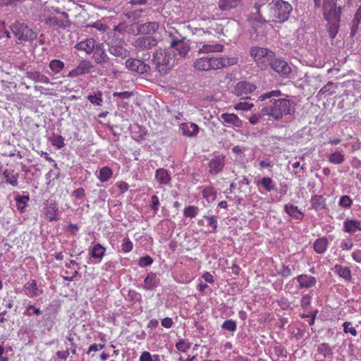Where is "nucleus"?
<instances>
[{"label":"nucleus","instance_id":"nucleus-31","mask_svg":"<svg viewBox=\"0 0 361 361\" xmlns=\"http://www.w3.org/2000/svg\"><path fill=\"white\" fill-rule=\"evenodd\" d=\"M106 249L101 244L97 243L93 245L90 250V255L93 259L98 260L100 262L105 255Z\"/></svg>","mask_w":361,"mask_h":361},{"label":"nucleus","instance_id":"nucleus-64","mask_svg":"<svg viewBox=\"0 0 361 361\" xmlns=\"http://www.w3.org/2000/svg\"><path fill=\"white\" fill-rule=\"evenodd\" d=\"M139 361H153V358L148 351H144L140 354Z\"/></svg>","mask_w":361,"mask_h":361},{"label":"nucleus","instance_id":"nucleus-10","mask_svg":"<svg viewBox=\"0 0 361 361\" xmlns=\"http://www.w3.org/2000/svg\"><path fill=\"white\" fill-rule=\"evenodd\" d=\"M267 66H270L271 68L281 75H288L290 73V68L288 63L280 59H272L267 61Z\"/></svg>","mask_w":361,"mask_h":361},{"label":"nucleus","instance_id":"nucleus-41","mask_svg":"<svg viewBox=\"0 0 361 361\" xmlns=\"http://www.w3.org/2000/svg\"><path fill=\"white\" fill-rule=\"evenodd\" d=\"M113 175L112 170L107 167H102L99 171V175L98 176L99 180L101 183H105L108 181Z\"/></svg>","mask_w":361,"mask_h":361},{"label":"nucleus","instance_id":"nucleus-33","mask_svg":"<svg viewBox=\"0 0 361 361\" xmlns=\"http://www.w3.org/2000/svg\"><path fill=\"white\" fill-rule=\"evenodd\" d=\"M3 175L4 176L6 183H9L13 187L18 186V179L19 176L18 172L14 170L5 169V171L3 172Z\"/></svg>","mask_w":361,"mask_h":361},{"label":"nucleus","instance_id":"nucleus-19","mask_svg":"<svg viewBox=\"0 0 361 361\" xmlns=\"http://www.w3.org/2000/svg\"><path fill=\"white\" fill-rule=\"evenodd\" d=\"M343 231L348 233L361 231V221L354 219L347 218L343 223Z\"/></svg>","mask_w":361,"mask_h":361},{"label":"nucleus","instance_id":"nucleus-35","mask_svg":"<svg viewBox=\"0 0 361 361\" xmlns=\"http://www.w3.org/2000/svg\"><path fill=\"white\" fill-rule=\"evenodd\" d=\"M27 77L36 82L42 84H49L50 82L48 76L37 71L27 72Z\"/></svg>","mask_w":361,"mask_h":361},{"label":"nucleus","instance_id":"nucleus-60","mask_svg":"<svg viewBox=\"0 0 361 361\" xmlns=\"http://www.w3.org/2000/svg\"><path fill=\"white\" fill-rule=\"evenodd\" d=\"M207 218V223L209 226L212 228V232H215L217 228V220L214 216H204Z\"/></svg>","mask_w":361,"mask_h":361},{"label":"nucleus","instance_id":"nucleus-17","mask_svg":"<svg viewBox=\"0 0 361 361\" xmlns=\"http://www.w3.org/2000/svg\"><path fill=\"white\" fill-rule=\"evenodd\" d=\"M333 355L332 348L327 343H322L317 346L315 357L317 361H324L326 357H331Z\"/></svg>","mask_w":361,"mask_h":361},{"label":"nucleus","instance_id":"nucleus-9","mask_svg":"<svg viewBox=\"0 0 361 361\" xmlns=\"http://www.w3.org/2000/svg\"><path fill=\"white\" fill-rule=\"evenodd\" d=\"M220 121L222 125L234 129L240 128L243 125V121L239 118L238 115L234 114H222L220 116Z\"/></svg>","mask_w":361,"mask_h":361},{"label":"nucleus","instance_id":"nucleus-32","mask_svg":"<svg viewBox=\"0 0 361 361\" xmlns=\"http://www.w3.org/2000/svg\"><path fill=\"white\" fill-rule=\"evenodd\" d=\"M284 210L288 215L297 220H302L304 216V214L300 211L297 206L290 203L284 205Z\"/></svg>","mask_w":361,"mask_h":361},{"label":"nucleus","instance_id":"nucleus-3","mask_svg":"<svg viewBox=\"0 0 361 361\" xmlns=\"http://www.w3.org/2000/svg\"><path fill=\"white\" fill-rule=\"evenodd\" d=\"M292 102L288 99H271L269 104L262 107V116L272 117L275 120L283 118L284 115H289Z\"/></svg>","mask_w":361,"mask_h":361},{"label":"nucleus","instance_id":"nucleus-50","mask_svg":"<svg viewBox=\"0 0 361 361\" xmlns=\"http://www.w3.org/2000/svg\"><path fill=\"white\" fill-rule=\"evenodd\" d=\"M282 94H283L281 93V92L279 90H272L271 92H267L264 94H261L259 97V99L261 101H262V100H266L268 99H271L272 97H278L279 98Z\"/></svg>","mask_w":361,"mask_h":361},{"label":"nucleus","instance_id":"nucleus-39","mask_svg":"<svg viewBox=\"0 0 361 361\" xmlns=\"http://www.w3.org/2000/svg\"><path fill=\"white\" fill-rule=\"evenodd\" d=\"M202 197L207 202H213L216 197V190L213 186H207L203 188Z\"/></svg>","mask_w":361,"mask_h":361},{"label":"nucleus","instance_id":"nucleus-51","mask_svg":"<svg viewBox=\"0 0 361 361\" xmlns=\"http://www.w3.org/2000/svg\"><path fill=\"white\" fill-rule=\"evenodd\" d=\"M87 99H89L90 102L97 106H101L103 103V99H102V94L100 92L94 94H90L87 96Z\"/></svg>","mask_w":361,"mask_h":361},{"label":"nucleus","instance_id":"nucleus-23","mask_svg":"<svg viewBox=\"0 0 361 361\" xmlns=\"http://www.w3.org/2000/svg\"><path fill=\"white\" fill-rule=\"evenodd\" d=\"M92 53H93V59L96 63L101 64L109 61V57L105 53L103 44L96 45L94 50Z\"/></svg>","mask_w":361,"mask_h":361},{"label":"nucleus","instance_id":"nucleus-58","mask_svg":"<svg viewBox=\"0 0 361 361\" xmlns=\"http://www.w3.org/2000/svg\"><path fill=\"white\" fill-rule=\"evenodd\" d=\"M353 246V243L351 239L343 240L341 243H340V247L344 251L351 250Z\"/></svg>","mask_w":361,"mask_h":361},{"label":"nucleus","instance_id":"nucleus-5","mask_svg":"<svg viewBox=\"0 0 361 361\" xmlns=\"http://www.w3.org/2000/svg\"><path fill=\"white\" fill-rule=\"evenodd\" d=\"M153 62L158 72L166 73L173 66V56L166 49H158L153 54Z\"/></svg>","mask_w":361,"mask_h":361},{"label":"nucleus","instance_id":"nucleus-54","mask_svg":"<svg viewBox=\"0 0 361 361\" xmlns=\"http://www.w3.org/2000/svg\"><path fill=\"white\" fill-rule=\"evenodd\" d=\"M153 263V258L149 255H145V257L139 259L138 264L140 267H147Z\"/></svg>","mask_w":361,"mask_h":361},{"label":"nucleus","instance_id":"nucleus-2","mask_svg":"<svg viewBox=\"0 0 361 361\" xmlns=\"http://www.w3.org/2000/svg\"><path fill=\"white\" fill-rule=\"evenodd\" d=\"M238 58L227 56H207L199 57L193 62L194 69L198 71H212L237 65Z\"/></svg>","mask_w":361,"mask_h":361},{"label":"nucleus","instance_id":"nucleus-38","mask_svg":"<svg viewBox=\"0 0 361 361\" xmlns=\"http://www.w3.org/2000/svg\"><path fill=\"white\" fill-rule=\"evenodd\" d=\"M334 271L347 281H350L352 279L351 271L348 267H343L340 264L334 266Z\"/></svg>","mask_w":361,"mask_h":361},{"label":"nucleus","instance_id":"nucleus-47","mask_svg":"<svg viewBox=\"0 0 361 361\" xmlns=\"http://www.w3.org/2000/svg\"><path fill=\"white\" fill-rule=\"evenodd\" d=\"M176 348L177 350L182 353H185L190 348V343L189 341L184 338H181L179 341L176 342Z\"/></svg>","mask_w":361,"mask_h":361},{"label":"nucleus","instance_id":"nucleus-18","mask_svg":"<svg viewBox=\"0 0 361 361\" xmlns=\"http://www.w3.org/2000/svg\"><path fill=\"white\" fill-rule=\"evenodd\" d=\"M181 133L186 137H194L199 133V126L194 123H182L180 126Z\"/></svg>","mask_w":361,"mask_h":361},{"label":"nucleus","instance_id":"nucleus-8","mask_svg":"<svg viewBox=\"0 0 361 361\" xmlns=\"http://www.w3.org/2000/svg\"><path fill=\"white\" fill-rule=\"evenodd\" d=\"M44 23L49 27L66 28L70 25L68 16L64 11L62 12L60 17L53 16L45 18Z\"/></svg>","mask_w":361,"mask_h":361},{"label":"nucleus","instance_id":"nucleus-12","mask_svg":"<svg viewBox=\"0 0 361 361\" xmlns=\"http://www.w3.org/2000/svg\"><path fill=\"white\" fill-rule=\"evenodd\" d=\"M94 66L91 64L90 61L86 60L82 61L77 67L68 72V77L75 78L87 74L91 72Z\"/></svg>","mask_w":361,"mask_h":361},{"label":"nucleus","instance_id":"nucleus-52","mask_svg":"<svg viewBox=\"0 0 361 361\" xmlns=\"http://www.w3.org/2000/svg\"><path fill=\"white\" fill-rule=\"evenodd\" d=\"M133 245L131 240L129 238H125L122 240L121 250L123 252H129L133 250Z\"/></svg>","mask_w":361,"mask_h":361},{"label":"nucleus","instance_id":"nucleus-43","mask_svg":"<svg viewBox=\"0 0 361 361\" xmlns=\"http://www.w3.org/2000/svg\"><path fill=\"white\" fill-rule=\"evenodd\" d=\"M329 161L333 164H341L344 161V155L342 152H334L329 154Z\"/></svg>","mask_w":361,"mask_h":361},{"label":"nucleus","instance_id":"nucleus-28","mask_svg":"<svg viewBox=\"0 0 361 361\" xmlns=\"http://www.w3.org/2000/svg\"><path fill=\"white\" fill-rule=\"evenodd\" d=\"M255 184L258 188H262L267 192L274 190L275 183L270 177H262L260 179H255Z\"/></svg>","mask_w":361,"mask_h":361},{"label":"nucleus","instance_id":"nucleus-30","mask_svg":"<svg viewBox=\"0 0 361 361\" xmlns=\"http://www.w3.org/2000/svg\"><path fill=\"white\" fill-rule=\"evenodd\" d=\"M109 52L114 56L121 59H125L130 54V52L123 48L122 45H109Z\"/></svg>","mask_w":361,"mask_h":361},{"label":"nucleus","instance_id":"nucleus-24","mask_svg":"<svg viewBox=\"0 0 361 361\" xmlns=\"http://www.w3.org/2000/svg\"><path fill=\"white\" fill-rule=\"evenodd\" d=\"M157 45V40L152 37H140L135 41V47L140 49H149Z\"/></svg>","mask_w":361,"mask_h":361},{"label":"nucleus","instance_id":"nucleus-59","mask_svg":"<svg viewBox=\"0 0 361 361\" xmlns=\"http://www.w3.org/2000/svg\"><path fill=\"white\" fill-rule=\"evenodd\" d=\"M64 274H66V276H63V280L67 281H72L75 278L77 277L78 271L77 269L73 270L72 272L65 271Z\"/></svg>","mask_w":361,"mask_h":361},{"label":"nucleus","instance_id":"nucleus-63","mask_svg":"<svg viewBox=\"0 0 361 361\" xmlns=\"http://www.w3.org/2000/svg\"><path fill=\"white\" fill-rule=\"evenodd\" d=\"M279 274L283 278H287L292 274V270L288 267L283 266Z\"/></svg>","mask_w":361,"mask_h":361},{"label":"nucleus","instance_id":"nucleus-7","mask_svg":"<svg viewBox=\"0 0 361 361\" xmlns=\"http://www.w3.org/2000/svg\"><path fill=\"white\" fill-rule=\"evenodd\" d=\"M250 54L262 69L267 67L268 61L275 58V54L272 51L262 47L252 48Z\"/></svg>","mask_w":361,"mask_h":361},{"label":"nucleus","instance_id":"nucleus-21","mask_svg":"<svg viewBox=\"0 0 361 361\" xmlns=\"http://www.w3.org/2000/svg\"><path fill=\"white\" fill-rule=\"evenodd\" d=\"M243 1L240 0H218L217 8L221 12H230L239 6Z\"/></svg>","mask_w":361,"mask_h":361},{"label":"nucleus","instance_id":"nucleus-34","mask_svg":"<svg viewBox=\"0 0 361 361\" xmlns=\"http://www.w3.org/2000/svg\"><path fill=\"white\" fill-rule=\"evenodd\" d=\"M30 200L28 195H15V202L16 207H17V209L20 212V214H23L25 209H26L27 207V202Z\"/></svg>","mask_w":361,"mask_h":361},{"label":"nucleus","instance_id":"nucleus-22","mask_svg":"<svg viewBox=\"0 0 361 361\" xmlns=\"http://www.w3.org/2000/svg\"><path fill=\"white\" fill-rule=\"evenodd\" d=\"M300 288H311L316 285L317 280L314 276L302 274L298 275L296 278Z\"/></svg>","mask_w":361,"mask_h":361},{"label":"nucleus","instance_id":"nucleus-42","mask_svg":"<svg viewBox=\"0 0 361 361\" xmlns=\"http://www.w3.org/2000/svg\"><path fill=\"white\" fill-rule=\"evenodd\" d=\"M49 69L53 73L57 74L61 71L64 68V63L58 59H53L49 62Z\"/></svg>","mask_w":361,"mask_h":361},{"label":"nucleus","instance_id":"nucleus-61","mask_svg":"<svg viewBox=\"0 0 361 361\" xmlns=\"http://www.w3.org/2000/svg\"><path fill=\"white\" fill-rule=\"evenodd\" d=\"M73 196L78 200L83 199L85 196V190L82 188H78L73 191Z\"/></svg>","mask_w":361,"mask_h":361},{"label":"nucleus","instance_id":"nucleus-15","mask_svg":"<svg viewBox=\"0 0 361 361\" xmlns=\"http://www.w3.org/2000/svg\"><path fill=\"white\" fill-rule=\"evenodd\" d=\"M44 213L46 219L49 221H59V209L56 202L50 201L46 202Z\"/></svg>","mask_w":361,"mask_h":361},{"label":"nucleus","instance_id":"nucleus-13","mask_svg":"<svg viewBox=\"0 0 361 361\" xmlns=\"http://www.w3.org/2000/svg\"><path fill=\"white\" fill-rule=\"evenodd\" d=\"M126 68L132 71L139 73H148L149 71V66L145 63L144 61L136 59H128L126 62Z\"/></svg>","mask_w":361,"mask_h":361},{"label":"nucleus","instance_id":"nucleus-27","mask_svg":"<svg viewBox=\"0 0 361 361\" xmlns=\"http://www.w3.org/2000/svg\"><path fill=\"white\" fill-rule=\"evenodd\" d=\"M312 209L317 212L326 207V198L322 195H314L310 199Z\"/></svg>","mask_w":361,"mask_h":361},{"label":"nucleus","instance_id":"nucleus-57","mask_svg":"<svg viewBox=\"0 0 361 361\" xmlns=\"http://www.w3.org/2000/svg\"><path fill=\"white\" fill-rule=\"evenodd\" d=\"M274 353L279 357H286V350L284 347L280 345H276L274 348Z\"/></svg>","mask_w":361,"mask_h":361},{"label":"nucleus","instance_id":"nucleus-45","mask_svg":"<svg viewBox=\"0 0 361 361\" xmlns=\"http://www.w3.org/2000/svg\"><path fill=\"white\" fill-rule=\"evenodd\" d=\"M338 204L339 207L348 209L351 207L353 204V200L350 196L347 195H343L341 197H340Z\"/></svg>","mask_w":361,"mask_h":361},{"label":"nucleus","instance_id":"nucleus-16","mask_svg":"<svg viewBox=\"0 0 361 361\" xmlns=\"http://www.w3.org/2000/svg\"><path fill=\"white\" fill-rule=\"evenodd\" d=\"M256 90V85L245 81H240L234 87L233 92L235 95H247Z\"/></svg>","mask_w":361,"mask_h":361},{"label":"nucleus","instance_id":"nucleus-56","mask_svg":"<svg viewBox=\"0 0 361 361\" xmlns=\"http://www.w3.org/2000/svg\"><path fill=\"white\" fill-rule=\"evenodd\" d=\"M312 296L309 294L302 295L301 298V307L307 309L311 304Z\"/></svg>","mask_w":361,"mask_h":361},{"label":"nucleus","instance_id":"nucleus-6","mask_svg":"<svg viewBox=\"0 0 361 361\" xmlns=\"http://www.w3.org/2000/svg\"><path fill=\"white\" fill-rule=\"evenodd\" d=\"M10 27L14 36L20 41L28 42L37 38L36 32L24 23L15 22Z\"/></svg>","mask_w":361,"mask_h":361},{"label":"nucleus","instance_id":"nucleus-1","mask_svg":"<svg viewBox=\"0 0 361 361\" xmlns=\"http://www.w3.org/2000/svg\"><path fill=\"white\" fill-rule=\"evenodd\" d=\"M315 8H321L324 19L328 22L330 38L337 35L340 26L341 16L344 6L338 4V0H313Z\"/></svg>","mask_w":361,"mask_h":361},{"label":"nucleus","instance_id":"nucleus-26","mask_svg":"<svg viewBox=\"0 0 361 361\" xmlns=\"http://www.w3.org/2000/svg\"><path fill=\"white\" fill-rule=\"evenodd\" d=\"M97 45H95V41L92 38L86 39L82 42H78L75 45V48L78 50H81L85 52L87 54H90L93 50H94Z\"/></svg>","mask_w":361,"mask_h":361},{"label":"nucleus","instance_id":"nucleus-46","mask_svg":"<svg viewBox=\"0 0 361 361\" xmlns=\"http://www.w3.org/2000/svg\"><path fill=\"white\" fill-rule=\"evenodd\" d=\"M50 142L58 149H62L64 146V138L60 135H54L53 137H50Z\"/></svg>","mask_w":361,"mask_h":361},{"label":"nucleus","instance_id":"nucleus-37","mask_svg":"<svg viewBox=\"0 0 361 361\" xmlns=\"http://www.w3.org/2000/svg\"><path fill=\"white\" fill-rule=\"evenodd\" d=\"M23 289L25 290L27 297L33 298L38 295V287L35 280L27 282L24 285Z\"/></svg>","mask_w":361,"mask_h":361},{"label":"nucleus","instance_id":"nucleus-44","mask_svg":"<svg viewBox=\"0 0 361 361\" xmlns=\"http://www.w3.org/2000/svg\"><path fill=\"white\" fill-rule=\"evenodd\" d=\"M199 209L197 207L190 205L185 207L183 214L185 218H194L197 215Z\"/></svg>","mask_w":361,"mask_h":361},{"label":"nucleus","instance_id":"nucleus-20","mask_svg":"<svg viewBox=\"0 0 361 361\" xmlns=\"http://www.w3.org/2000/svg\"><path fill=\"white\" fill-rule=\"evenodd\" d=\"M170 46L176 49L181 58H185L190 51V46L182 39H173Z\"/></svg>","mask_w":361,"mask_h":361},{"label":"nucleus","instance_id":"nucleus-14","mask_svg":"<svg viewBox=\"0 0 361 361\" xmlns=\"http://www.w3.org/2000/svg\"><path fill=\"white\" fill-rule=\"evenodd\" d=\"M223 50L224 46L222 44L215 42H209L200 46L197 50V54H210L214 53H221Z\"/></svg>","mask_w":361,"mask_h":361},{"label":"nucleus","instance_id":"nucleus-55","mask_svg":"<svg viewBox=\"0 0 361 361\" xmlns=\"http://www.w3.org/2000/svg\"><path fill=\"white\" fill-rule=\"evenodd\" d=\"M350 322H345L343 323V331L345 334H350L353 336H357V331L355 327H350Z\"/></svg>","mask_w":361,"mask_h":361},{"label":"nucleus","instance_id":"nucleus-11","mask_svg":"<svg viewBox=\"0 0 361 361\" xmlns=\"http://www.w3.org/2000/svg\"><path fill=\"white\" fill-rule=\"evenodd\" d=\"M225 166V156H214L208 163V171L211 175H216L222 171Z\"/></svg>","mask_w":361,"mask_h":361},{"label":"nucleus","instance_id":"nucleus-48","mask_svg":"<svg viewBox=\"0 0 361 361\" xmlns=\"http://www.w3.org/2000/svg\"><path fill=\"white\" fill-rule=\"evenodd\" d=\"M361 20V4L359 8H357L356 13L355 15V18L353 20V25L351 29V35H355V32L357 28L358 24L360 23Z\"/></svg>","mask_w":361,"mask_h":361},{"label":"nucleus","instance_id":"nucleus-62","mask_svg":"<svg viewBox=\"0 0 361 361\" xmlns=\"http://www.w3.org/2000/svg\"><path fill=\"white\" fill-rule=\"evenodd\" d=\"M104 348V344H97V343H93V344L90 345L89 350H87V354L88 355L92 351L96 352V351H98V350H103Z\"/></svg>","mask_w":361,"mask_h":361},{"label":"nucleus","instance_id":"nucleus-29","mask_svg":"<svg viewBox=\"0 0 361 361\" xmlns=\"http://www.w3.org/2000/svg\"><path fill=\"white\" fill-rule=\"evenodd\" d=\"M159 283L157 275L154 272H149L145 278L143 288L145 290H154Z\"/></svg>","mask_w":361,"mask_h":361},{"label":"nucleus","instance_id":"nucleus-4","mask_svg":"<svg viewBox=\"0 0 361 361\" xmlns=\"http://www.w3.org/2000/svg\"><path fill=\"white\" fill-rule=\"evenodd\" d=\"M293 6L283 0H274L269 4L270 20L275 23H283L289 18Z\"/></svg>","mask_w":361,"mask_h":361},{"label":"nucleus","instance_id":"nucleus-49","mask_svg":"<svg viewBox=\"0 0 361 361\" xmlns=\"http://www.w3.org/2000/svg\"><path fill=\"white\" fill-rule=\"evenodd\" d=\"M221 328L228 331L235 332L236 330V323L231 319H226L222 323Z\"/></svg>","mask_w":361,"mask_h":361},{"label":"nucleus","instance_id":"nucleus-53","mask_svg":"<svg viewBox=\"0 0 361 361\" xmlns=\"http://www.w3.org/2000/svg\"><path fill=\"white\" fill-rule=\"evenodd\" d=\"M252 107L253 104L247 102H239L234 105V109L238 111H248Z\"/></svg>","mask_w":361,"mask_h":361},{"label":"nucleus","instance_id":"nucleus-25","mask_svg":"<svg viewBox=\"0 0 361 361\" xmlns=\"http://www.w3.org/2000/svg\"><path fill=\"white\" fill-rule=\"evenodd\" d=\"M154 179L159 184L167 185L171 183V177L166 169L159 168L154 173Z\"/></svg>","mask_w":361,"mask_h":361},{"label":"nucleus","instance_id":"nucleus-40","mask_svg":"<svg viewBox=\"0 0 361 361\" xmlns=\"http://www.w3.org/2000/svg\"><path fill=\"white\" fill-rule=\"evenodd\" d=\"M46 185L48 188H52L54 185V180H59V171L54 172L53 170L49 171L45 175Z\"/></svg>","mask_w":361,"mask_h":361},{"label":"nucleus","instance_id":"nucleus-36","mask_svg":"<svg viewBox=\"0 0 361 361\" xmlns=\"http://www.w3.org/2000/svg\"><path fill=\"white\" fill-rule=\"evenodd\" d=\"M329 240L326 237L317 238L314 243V250L317 254H323L328 247Z\"/></svg>","mask_w":361,"mask_h":361}]
</instances>
